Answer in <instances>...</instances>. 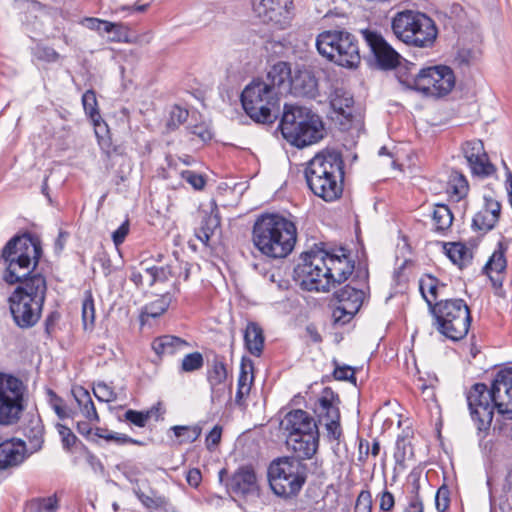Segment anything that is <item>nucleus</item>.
Here are the masks:
<instances>
[{
	"label": "nucleus",
	"mask_w": 512,
	"mask_h": 512,
	"mask_svg": "<svg viewBox=\"0 0 512 512\" xmlns=\"http://www.w3.org/2000/svg\"><path fill=\"white\" fill-rule=\"evenodd\" d=\"M72 395L78 404L81 413L89 422L100 421V417L88 390L82 386H75L72 388Z\"/></svg>",
	"instance_id": "32"
},
{
	"label": "nucleus",
	"mask_w": 512,
	"mask_h": 512,
	"mask_svg": "<svg viewBox=\"0 0 512 512\" xmlns=\"http://www.w3.org/2000/svg\"><path fill=\"white\" fill-rule=\"evenodd\" d=\"M244 341L249 352L255 356H259L264 345L262 329L254 322L248 323L245 329Z\"/></svg>",
	"instance_id": "34"
},
{
	"label": "nucleus",
	"mask_w": 512,
	"mask_h": 512,
	"mask_svg": "<svg viewBox=\"0 0 512 512\" xmlns=\"http://www.w3.org/2000/svg\"><path fill=\"white\" fill-rule=\"evenodd\" d=\"M469 191L466 177L458 171H452L447 182V193L455 201H460Z\"/></svg>",
	"instance_id": "36"
},
{
	"label": "nucleus",
	"mask_w": 512,
	"mask_h": 512,
	"mask_svg": "<svg viewBox=\"0 0 512 512\" xmlns=\"http://www.w3.org/2000/svg\"><path fill=\"white\" fill-rule=\"evenodd\" d=\"M82 104L85 113L94 122L95 125H99L101 116L97 109L96 94L93 90H87L82 96Z\"/></svg>",
	"instance_id": "43"
},
{
	"label": "nucleus",
	"mask_w": 512,
	"mask_h": 512,
	"mask_svg": "<svg viewBox=\"0 0 512 512\" xmlns=\"http://www.w3.org/2000/svg\"><path fill=\"white\" fill-rule=\"evenodd\" d=\"M220 226V217L218 213L212 210L209 214L205 215L201 227L196 232V237L204 244H208L211 236Z\"/></svg>",
	"instance_id": "37"
},
{
	"label": "nucleus",
	"mask_w": 512,
	"mask_h": 512,
	"mask_svg": "<svg viewBox=\"0 0 512 512\" xmlns=\"http://www.w3.org/2000/svg\"><path fill=\"white\" fill-rule=\"evenodd\" d=\"M31 512H56L58 509V499L54 496L33 499L29 504Z\"/></svg>",
	"instance_id": "46"
},
{
	"label": "nucleus",
	"mask_w": 512,
	"mask_h": 512,
	"mask_svg": "<svg viewBox=\"0 0 512 512\" xmlns=\"http://www.w3.org/2000/svg\"><path fill=\"white\" fill-rule=\"evenodd\" d=\"M173 275L172 268L167 267H145L146 284L152 286L156 282H164Z\"/></svg>",
	"instance_id": "45"
},
{
	"label": "nucleus",
	"mask_w": 512,
	"mask_h": 512,
	"mask_svg": "<svg viewBox=\"0 0 512 512\" xmlns=\"http://www.w3.org/2000/svg\"><path fill=\"white\" fill-rule=\"evenodd\" d=\"M191 134L198 137L201 141L207 142L212 138V132L208 125L199 124L190 128Z\"/></svg>",
	"instance_id": "58"
},
{
	"label": "nucleus",
	"mask_w": 512,
	"mask_h": 512,
	"mask_svg": "<svg viewBox=\"0 0 512 512\" xmlns=\"http://www.w3.org/2000/svg\"><path fill=\"white\" fill-rule=\"evenodd\" d=\"M467 404L472 421L479 433H487L494 416L492 389L483 383L474 384L467 393Z\"/></svg>",
	"instance_id": "11"
},
{
	"label": "nucleus",
	"mask_w": 512,
	"mask_h": 512,
	"mask_svg": "<svg viewBox=\"0 0 512 512\" xmlns=\"http://www.w3.org/2000/svg\"><path fill=\"white\" fill-rule=\"evenodd\" d=\"M25 386L16 377L0 374V424L11 425L20 419L24 409Z\"/></svg>",
	"instance_id": "10"
},
{
	"label": "nucleus",
	"mask_w": 512,
	"mask_h": 512,
	"mask_svg": "<svg viewBox=\"0 0 512 512\" xmlns=\"http://www.w3.org/2000/svg\"><path fill=\"white\" fill-rule=\"evenodd\" d=\"M181 177L196 190H201L205 186L204 177L194 171L184 170L181 172Z\"/></svg>",
	"instance_id": "55"
},
{
	"label": "nucleus",
	"mask_w": 512,
	"mask_h": 512,
	"mask_svg": "<svg viewBox=\"0 0 512 512\" xmlns=\"http://www.w3.org/2000/svg\"><path fill=\"white\" fill-rule=\"evenodd\" d=\"M492 395L498 413L505 419H512V369L499 371L493 380Z\"/></svg>",
	"instance_id": "18"
},
{
	"label": "nucleus",
	"mask_w": 512,
	"mask_h": 512,
	"mask_svg": "<svg viewBox=\"0 0 512 512\" xmlns=\"http://www.w3.org/2000/svg\"><path fill=\"white\" fill-rule=\"evenodd\" d=\"M95 397L102 402H113L116 400L117 395L114 390L105 383H98L93 388Z\"/></svg>",
	"instance_id": "50"
},
{
	"label": "nucleus",
	"mask_w": 512,
	"mask_h": 512,
	"mask_svg": "<svg viewBox=\"0 0 512 512\" xmlns=\"http://www.w3.org/2000/svg\"><path fill=\"white\" fill-rule=\"evenodd\" d=\"M133 491L147 509H166L168 505V499L165 496L159 495L155 491H150V494H146L140 489L138 483L133 487Z\"/></svg>",
	"instance_id": "40"
},
{
	"label": "nucleus",
	"mask_w": 512,
	"mask_h": 512,
	"mask_svg": "<svg viewBox=\"0 0 512 512\" xmlns=\"http://www.w3.org/2000/svg\"><path fill=\"white\" fill-rule=\"evenodd\" d=\"M455 84L454 73L447 66L423 68L413 78L412 87L426 95L443 96L448 94Z\"/></svg>",
	"instance_id": "13"
},
{
	"label": "nucleus",
	"mask_w": 512,
	"mask_h": 512,
	"mask_svg": "<svg viewBox=\"0 0 512 512\" xmlns=\"http://www.w3.org/2000/svg\"><path fill=\"white\" fill-rule=\"evenodd\" d=\"M372 496L368 490H362L356 500L355 512H371Z\"/></svg>",
	"instance_id": "56"
},
{
	"label": "nucleus",
	"mask_w": 512,
	"mask_h": 512,
	"mask_svg": "<svg viewBox=\"0 0 512 512\" xmlns=\"http://www.w3.org/2000/svg\"><path fill=\"white\" fill-rule=\"evenodd\" d=\"M268 481L276 495L295 496L306 481V465L293 457L273 460L268 467Z\"/></svg>",
	"instance_id": "9"
},
{
	"label": "nucleus",
	"mask_w": 512,
	"mask_h": 512,
	"mask_svg": "<svg viewBox=\"0 0 512 512\" xmlns=\"http://www.w3.org/2000/svg\"><path fill=\"white\" fill-rule=\"evenodd\" d=\"M462 153L474 175L489 176L493 173V166L488 161V156L481 140L474 139L464 142Z\"/></svg>",
	"instance_id": "20"
},
{
	"label": "nucleus",
	"mask_w": 512,
	"mask_h": 512,
	"mask_svg": "<svg viewBox=\"0 0 512 512\" xmlns=\"http://www.w3.org/2000/svg\"><path fill=\"white\" fill-rule=\"evenodd\" d=\"M41 255L39 239L29 233L14 236L2 250L6 265L3 279L9 284L21 283L9 298L12 317L20 328L34 326L41 316L46 280L39 273L30 275Z\"/></svg>",
	"instance_id": "1"
},
{
	"label": "nucleus",
	"mask_w": 512,
	"mask_h": 512,
	"mask_svg": "<svg viewBox=\"0 0 512 512\" xmlns=\"http://www.w3.org/2000/svg\"><path fill=\"white\" fill-rule=\"evenodd\" d=\"M316 47L320 55L339 66L352 69L360 64L357 40L349 32L323 31L316 38Z\"/></svg>",
	"instance_id": "8"
},
{
	"label": "nucleus",
	"mask_w": 512,
	"mask_h": 512,
	"mask_svg": "<svg viewBox=\"0 0 512 512\" xmlns=\"http://www.w3.org/2000/svg\"><path fill=\"white\" fill-rule=\"evenodd\" d=\"M212 402H220L226 395H231V384L227 383V369L223 362L213 361L207 372Z\"/></svg>",
	"instance_id": "24"
},
{
	"label": "nucleus",
	"mask_w": 512,
	"mask_h": 512,
	"mask_svg": "<svg viewBox=\"0 0 512 512\" xmlns=\"http://www.w3.org/2000/svg\"><path fill=\"white\" fill-rule=\"evenodd\" d=\"M221 435L222 428L216 425L206 437L207 448L211 449V447L218 445L221 440Z\"/></svg>",
	"instance_id": "64"
},
{
	"label": "nucleus",
	"mask_w": 512,
	"mask_h": 512,
	"mask_svg": "<svg viewBox=\"0 0 512 512\" xmlns=\"http://www.w3.org/2000/svg\"><path fill=\"white\" fill-rule=\"evenodd\" d=\"M204 365V359L200 352L189 353L184 356L181 362V371L194 372L200 370Z\"/></svg>",
	"instance_id": "49"
},
{
	"label": "nucleus",
	"mask_w": 512,
	"mask_h": 512,
	"mask_svg": "<svg viewBox=\"0 0 512 512\" xmlns=\"http://www.w3.org/2000/svg\"><path fill=\"white\" fill-rule=\"evenodd\" d=\"M286 62L274 64L264 78L254 79L241 94L245 112L259 123H271L277 118L281 96L288 86Z\"/></svg>",
	"instance_id": "2"
},
{
	"label": "nucleus",
	"mask_w": 512,
	"mask_h": 512,
	"mask_svg": "<svg viewBox=\"0 0 512 512\" xmlns=\"http://www.w3.org/2000/svg\"><path fill=\"white\" fill-rule=\"evenodd\" d=\"M297 240L295 223L276 213L260 215L252 228V243L261 255L271 259L287 257Z\"/></svg>",
	"instance_id": "3"
},
{
	"label": "nucleus",
	"mask_w": 512,
	"mask_h": 512,
	"mask_svg": "<svg viewBox=\"0 0 512 512\" xmlns=\"http://www.w3.org/2000/svg\"><path fill=\"white\" fill-rule=\"evenodd\" d=\"M353 98L348 93L336 90L331 98V106L344 118H349L352 113Z\"/></svg>",
	"instance_id": "41"
},
{
	"label": "nucleus",
	"mask_w": 512,
	"mask_h": 512,
	"mask_svg": "<svg viewBox=\"0 0 512 512\" xmlns=\"http://www.w3.org/2000/svg\"><path fill=\"white\" fill-rule=\"evenodd\" d=\"M444 249L452 263L460 268L467 265L472 258L469 249L459 242L445 244Z\"/></svg>",
	"instance_id": "39"
},
{
	"label": "nucleus",
	"mask_w": 512,
	"mask_h": 512,
	"mask_svg": "<svg viewBox=\"0 0 512 512\" xmlns=\"http://www.w3.org/2000/svg\"><path fill=\"white\" fill-rule=\"evenodd\" d=\"M305 178L313 194L326 202L338 199L343 192V160L339 152L322 151L305 168Z\"/></svg>",
	"instance_id": "4"
},
{
	"label": "nucleus",
	"mask_w": 512,
	"mask_h": 512,
	"mask_svg": "<svg viewBox=\"0 0 512 512\" xmlns=\"http://www.w3.org/2000/svg\"><path fill=\"white\" fill-rule=\"evenodd\" d=\"M82 322L85 330H91L95 323V306L91 292H86L82 302Z\"/></svg>",
	"instance_id": "44"
},
{
	"label": "nucleus",
	"mask_w": 512,
	"mask_h": 512,
	"mask_svg": "<svg viewBox=\"0 0 512 512\" xmlns=\"http://www.w3.org/2000/svg\"><path fill=\"white\" fill-rule=\"evenodd\" d=\"M436 330L452 341L464 338L469 330L471 317L467 304L462 299L441 300L433 306Z\"/></svg>",
	"instance_id": "7"
},
{
	"label": "nucleus",
	"mask_w": 512,
	"mask_h": 512,
	"mask_svg": "<svg viewBox=\"0 0 512 512\" xmlns=\"http://www.w3.org/2000/svg\"><path fill=\"white\" fill-rule=\"evenodd\" d=\"M188 346L184 339L173 335H163L152 342V349L158 356H171L184 351Z\"/></svg>",
	"instance_id": "30"
},
{
	"label": "nucleus",
	"mask_w": 512,
	"mask_h": 512,
	"mask_svg": "<svg viewBox=\"0 0 512 512\" xmlns=\"http://www.w3.org/2000/svg\"><path fill=\"white\" fill-rule=\"evenodd\" d=\"M188 118V111L180 106H173L170 111V117L167 125L171 129H175Z\"/></svg>",
	"instance_id": "51"
},
{
	"label": "nucleus",
	"mask_w": 512,
	"mask_h": 512,
	"mask_svg": "<svg viewBox=\"0 0 512 512\" xmlns=\"http://www.w3.org/2000/svg\"><path fill=\"white\" fill-rule=\"evenodd\" d=\"M77 431L86 437L87 440L97 442L99 439H104L107 442L114 441L117 444L123 445L131 443L134 445H143L142 441L133 439L126 434L116 433L109 431L105 428L97 427L94 430L90 427L87 422H78Z\"/></svg>",
	"instance_id": "26"
},
{
	"label": "nucleus",
	"mask_w": 512,
	"mask_h": 512,
	"mask_svg": "<svg viewBox=\"0 0 512 512\" xmlns=\"http://www.w3.org/2000/svg\"><path fill=\"white\" fill-rule=\"evenodd\" d=\"M253 379L252 364L242 362L235 396V402L238 406H244L245 400L250 393Z\"/></svg>",
	"instance_id": "33"
},
{
	"label": "nucleus",
	"mask_w": 512,
	"mask_h": 512,
	"mask_svg": "<svg viewBox=\"0 0 512 512\" xmlns=\"http://www.w3.org/2000/svg\"><path fill=\"white\" fill-rule=\"evenodd\" d=\"M339 405V396L330 387H325L314 406L319 422L325 425L327 437L337 442L342 436Z\"/></svg>",
	"instance_id": "14"
},
{
	"label": "nucleus",
	"mask_w": 512,
	"mask_h": 512,
	"mask_svg": "<svg viewBox=\"0 0 512 512\" xmlns=\"http://www.w3.org/2000/svg\"><path fill=\"white\" fill-rule=\"evenodd\" d=\"M25 435L34 449L40 448L43 442V426L40 420H32L30 426L25 428Z\"/></svg>",
	"instance_id": "48"
},
{
	"label": "nucleus",
	"mask_w": 512,
	"mask_h": 512,
	"mask_svg": "<svg viewBox=\"0 0 512 512\" xmlns=\"http://www.w3.org/2000/svg\"><path fill=\"white\" fill-rule=\"evenodd\" d=\"M334 377L337 380H346L355 382V372L350 366H337L334 369Z\"/></svg>",
	"instance_id": "59"
},
{
	"label": "nucleus",
	"mask_w": 512,
	"mask_h": 512,
	"mask_svg": "<svg viewBox=\"0 0 512 512\" xmlns=\"http://www.w3.org/2000/svg\"><path fill=\"white\" fill-rule=\"evenodd\" d=\"M180 443H192L198 439L201 429L198 426H174L172 428Z\"/></svg>",
	"instance_id": "47"
},
{
	"label": "nucleus",
	"mask_w": 512,
	"mask_h": 512,
	"mask_svg": "<svg viewBox=\"0 0 512 512\" xmlns=\"http://www.w3.org/2000/svg\"><path fill=\"white\" fill-rule=\"evenodd\" d=\"M325 266L326 269H329L328 276H330L333 285L347 280L354 270V265L343 248L339 249L338 254L325 250Z\"/></svg>",
	"instance_id": "23"
},
{
	"label": "nucleus",
	"mask_w": 512,
	"mask_h": 512,
	"mask_svg": "<svg viewBox=\"0 0 512 512\" xmlns=\"http://www.w3.org/2000/svg\"><path fill=\"white\" fill-rule=\"evenodd\" d=\"M414 456L412 445L406 438H398L395 445L394 459L401 468H406V462Z\"/></svg>",
	"instance_id": "42"
},
{
	"label": "nucleus",
	"mask_w": 512,
	"mask_h": 512,
	"mask_svg": "<svg viewBox=\"0 0 512 512\" xmlns=\"http://www.w3.org/2000/svg\"><path fill=\"white\" fill-rule=\"evenodd\" d=\"M230 489L246 503L257 504L260 499V489L253 467L248 465L239 467L231 478Z\"/></svg>",
	"instance_id": "17"
},
{
	"label": "nucleus",
	"mask_w": 512,
	"mask_h": 512,
	"mask_svg": "<svg viewBox=\"0 0 512 512\" xmlns=\"http://www.w3.org/2000/svg\"><path fill=\"white\" fill-rule=\"evenodd\" d=\"M507 247L499 242L497 249L493 252L489 261L485 265V270L494 286H502V276L501 274L504 272L507 266V261L505 258V252Z\"/></svg>",
	"instance_id": "29"
},
{
	"label": "nucleus",
	"mask_w": 512,
	"mask_h": 512,
	"mask_svg": "<svg viewBox=\"0 0 512 512\" xmlns=\"http://www.w3.org/2000/svg\"><path fill=\"white\" fill-rule=\"evenodd\" d=\"M491 505L498 506L501 512L512 511V466L508 468L502 489L499 493L491 492Z\"/></svg>",
	"instance_id": "31"
},
{
	"label": "nucleus",
	"mask_w": 512,
	"mask_h": 512,
	"mask_svg": "<svg viewBox=\"0 0 512 512\" xmlns=\"http://www.w3.org/2000/svg\"><path fill=\"white\" fill-rule=\"evenodd\" d=\"M445 287L446 285L440 283L439 280L434 276L426 275L421 278L419 289L425 301L427 302L430 311L435 305L433 302L437 299L439 291Z\"/></svg>",
	"instance_id": "35"
},
{
	"label": "nucleus",
	"mask_w": 512,
	"mask_h": 512,
	"mask_svg": "<svg viewBox=\"0 0 512 512\" xmlns=\"http://www.w3.org/2000/svg\"><path fill=\"white\" fill-rule=\"evenodd\" d=\"M168 309V302L165 298L157 299L145 306L144 314L156 318Z\"/></svg>",
	"instance_id": "52"
},
{
	"label": "nucleus",
	"mask_w": 512,
	"mask_h": 512,
	"mask_svg": "<svg viewBox=\"0 0 512 512\" xmlns=\"http://www.w3.org/2000/svg\"><path fill=\"white\" fill-rule=\"evenodd\" d=\"M484 200V207L473 217L472 227L476 231L487 233L499 220L501 204L492 197H484Z\"/></svg>",
	"instance_id": "25"
},
{
	"label": "nucleus",
	"mask_w": 512,
	"mask_h": 512,
	"mask_svg": "<svg viewBox=\"0 0 512 512\" xmlns=\"http://www.w3.org/2000/svg\"><path fill=\"white\" fill-rule=\"evenodd\" d=\"M395 505V499L391 492L385 490L380 495V509L388 512L393 509Z\"/></svg>",
	"instance_id": "63"
},
{
	"label": "nucleus",
	"mask_w": 512,
	"mask_h": 512,
	"mask_svg": "<svg viewBox=\"0 0 512 512\" xmlns=\"http://www.w3.org/2000/svg\"><path fill=\"white\" fill-rule=\"evenodd\" d=\"M124 419L139 428L145 427L149 421L145 411H137L132 409H129L125 412Z\"/></svg>",
	"instance_id": "53"
},
{
	"label": "nucleus",
	"mask_w": 512,
	"mask_h": 512,
	"mask_svg": "<svg viewBox=\"0 0 512 512\" xmlns=\"http://www.w3.org/2000/svg\"><path fill=\"white\" fill-rule=\"evenodd\" d=\"M325 266V250L311 251L298 267L301 285L309 291L326 292L333 286Z\"/></svg>",
	"instance_id": "12"
},
{
	"label": "nucleus",
	"mask_w": 512,
	"mask_h": 512,
	"mask_svg": "<svg viewBox=\"0 0 512 512\" xmlns=\"http://www.w3.org/2000/svg\"><path fill=\"white\" fill-rule=\"evenodd\" d=\"M35 56L38 60L52 63L56 62L60 55L53 48L47 46H37L35 49Z\"/></svg>",
	"instance_id": "54"
},
{
	"label": "nucleus",
	"mask_w": 512,
	"mask_h": 512,
	"mask_svg": "<svg viewBox=\"0 0 512 512\" xmlns=\"http://www.w3.org/2000/svg\"><path fill=\"white\" fill-rule=\"evenodd\" d=\"M394 35L407 45L431 47L438 35L435 22L425 13L415 10L397 12L392 18Z\"/></svg>",
	"instance_id": "6"
},
{
	"label": "nucleus",
	"mask_w": 512,
	"mask_h": 512,
	"mask_svg": "<svg viewBox=\"0 0 512 512\" xmlns=\"http://www.w3.org/2000/svg\"><path fill=\"white\" fill-rule=\"evenodd\" d=\"M255 15L277 29L287 28L293 18L292 0H252Z\"/></svg>",
	"instance_id": "15"
},
{
	"label": "nucleus",
	"mask_w": 512,
	"mask_h": 512,
	"mask_svg": "<svg viewBox=\"0 0 512 512\" xmlns=\"http://www.w3.org/2000/svg\"><path fill=\"white\" fill-rule=\"evenodd\" d=\"M282 426L287 436L299 437L304 433H318L315 419L306 411L297 409L286 414Z\"/></svg>",
	"instance_id": "22"
},
{
	"label": "nucleus",
	"mask_w": 512,
	"mask_h": 512,
	"mask_svg": "<svg viewBox=\"0 0 512 512\" xmlns=\"http://www.w3.org/2000/svg\"><path fill=\"white\" fill-rule=\"evenodd\" d=\"M50 398V404L57 414V416L61 419L70 417V413L66 406L63 404V401L61 398H59L54 392L49 391Z\"/></svg>",
	"instance_id": "57"
},
{
	"label": "nucleus",
	"mask_w": 512,
	"mask_h": 512,
	"mask_svg": "<svg viewBox=\"0 0 512 512\" xmlns=\"http://www.w3.org/2000/svg\"><path fill=\"white\" fill-rule=\"evenodd\" d=\"M283 137L292 145L305 147L323 138V123L310 109L298 105H284L280 122Z\"/></svg>",
	"instance_id": "5"
},
{
	"label": "nucleus",
	"mask_w": 512,
	"mask_h": 512,
	"mask_svg": "<svg viewBox=\"0 0 512 512\" xmlns=\"http://www.w3.org/2000/svg\"><path fill=\"white\" fill-rule=\"evenodd\" d=\"M338 305L333 310V318L335 322L345 324L361 308L365 292L362 289H356L350 285H346L334 293Z\"/></svg>",
	"instance_id": "16"
},
{
	"label": "nucleus",
	"mask_w": 512,
	"mask_h": 512,
	"mask_svg": "<svg viewBox=\"0 0 512 512\" xmlns=\"http://www.w3.org/2000/svg\"><path fill=\"white\" fill-rule=\"evenodd\" d=\"M288 70L287 88L285 94L290 92L296 96L314 97L317 92V80L311 71L299 69L292 75L291 67L286 62Z\"/></svg>",
	"instance_id": "21"
},
{
	"label": "nucleus",
	"mask_w": 512,
	"mask_h": 512,
	"mask_svg": "<svg viewBox=\"0 0 512 512\" xmlns=\"http://www.w3.org/2000/svg\"><path fill=\"white\" fill-rule=\"evenodd\" d=\"M58 432L62 438L64 447L70 448L76 442V436L73 434L70 428L64 425H58Z\"/></svg>",
	"instance_id": "60"
},
{
	"label": "nucleus",
	"mask_w": 512,
	"mask_h": 512,
	"mask_svg": "<svg viewBox=\"0 0 512 512\" xmlns=\"http://www.w3.org/2000/svg\"><path fill=\"white\" fill-rule=\"evenodd\" d=\"M453 222V215L447 205L436 204L432 213V225L435 231L444 232L448 230Z\"/></svg>",
	"instance_id": "38"
},
{
	"label": "nucleus",
	"mask_w": 512,
	"mask_h": 512,
	"mask_svg": "<svg viewBox=\"0 0 512 512\" xmlns=\"http://www.w3.org/2000/svg\"><path fill=\"white\" fill-rule=\"evenodd\" d=\"M319 443L318 433H304L299 437L287 436V447L293 451L299 461L310 459L316 453Z\"/></svg>",
	"instance_id": "27"
},
{
	"label": "nucleus",
	"mask_w": 512,
	"mask_h": 512,
	"mask_svg": "<svg viewBox=\"0 0 512 512\" xmlns=\"http://www.w3.org/2000/svg\"><path fill=\"white\" fill-rule=\"evenodd\" d=\"M436 508L440 512H444L449 507L448 491L439 489L435 497Z\"/></svg>",
	"instance_id": "62"
},
{
	"label": "nucleus",
	"mask_w": 512,
	"mask_h": 512,
	"mask_svg": "<svg viewBox=\"0 0 512 512\" xmlns=\"http://www.w3.org/2000/svg\"><path fill=\"white\" fill-rule=\"evenodd\" d=\"M129 232V222L128 220L125 221L124 223H122L118 228L117 230H115L112 234V239H113V242L116 246H119L121 245L127 234Z\"/></svg>",
	"instance_id": "61"
},
{
	"label": "nucleus",
	"mask_w": 512,
	"mask_h": 512,
	"mask_svg": "<svg viewBox=\"0 0 512 512\" xmlns=\"http://www.w3.org/2000/svg\"><path fill=\"white\" fill-rule=\"evenodd\" d=\"M362 35L380 68L392 69L396 67L399 62V54L380 34L370 30H363Z\"/></svg>",
	"instance_id": "19"
},
{
	"label": "nucleus",
	"mask_w": 512,
	"mask_h": 512,
	"mask_svg": "<svg viewBox=\"0 0 512 512\" xmlns=\"http://www.w3.org/2000/svg\"><path fill=\"white\" fill-rule=\"evenodd\" d=\"M26 453L24 442L7 440L0 443V470L20 464Z\"/></svg>",
	"instance_id": "28"
}]
</instances>
